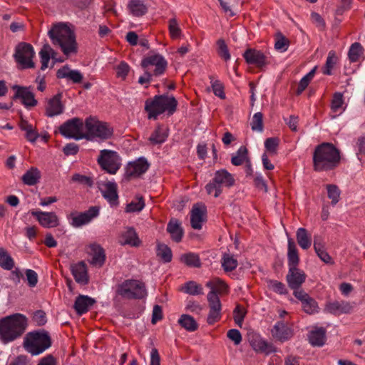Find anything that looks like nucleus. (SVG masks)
<instances>
[{"mask_svg":"<svg viewBox=\"0 0 365 365\" xmlns=\"http://www.w3.org/2000/svg\"><path fill=\"white\" fill-rule=\"evenodd\" d=\"M339 150L331 143H322L317 145L313 153V167L317 172L336 168L340 163Z\"/></svg>","mask_w":365,"mask_h":365,"instance_id":"1","label":"nucleus"},{"mask_svg":"<svg viewBox=\"0 0 365 365\" xmlns=\"http://www.w3.org/2000/svg\"><path fill=\"white\" fill-rule=\"evenodd\" d=\"M52 43L60 47L66 56L77 53V43L73 30L66 24H55L48 33Z\"/></svg>","mask_w":365,"mask_h":365,"instance_id":"2","label":"nucleus"},{"mask_svg":"<svg viewBox=\"0 0 365 365\" xmlns=\"http://www.w3.org/2000/svg\"><path fill=\"white\" fill-rule=\"evenodd\" d=\"M27 319L21 314H14L0 320V341L8 344L19 338L25 331Z\"/></svg>","mask_w":365,"mask_h":365,"instance_id":"3","label":"nucleus"},{"mask_svg":"<svg viewBox=\"0 0 365 365\" xmlns=\"http://www.w3.org/2000/svg\"><path fill=\"white\" fill-rule=\"evenodd\" d=\"M178 101L173 96L168 95H158L153 98L148 99L145 103V110L148 113L149 119H157L158 116L164 112L169 115L176 110Z\"/></svg>","mask_w":365,"mask_h":365,"instance_id":"4","label":"nucleus"},{"mask_svg":"<svg viewBox=\"0 0 365 365\" xmlns=\"http://www.w3.org/2000/svg\"><path fill=\"white\" fill-rule=\"evenodd\" d=\"M24 349L31 355H38L51 346V339L45 331H31L26 334L23 343Z\"/></svg>","mask_w":365,"mask_h":365,"instance_id":"5","label":"nucleus"},{"mask_svg":"<svg viewBox=\"0 0 365 365\" xmlns=\"http://www.w3.org/2000/svg\"><path fill=\"white\" fill-rule=\"evenodd\" d=\"M235 184L233 176L225 169L215 173L212 180L206 185L205 190L208 195H213L218 197L222 192L223 187H230Z\"/></svg>","mask_w":365,"mask_h":365,"instance_id":"6","label":"nucleus"},{"mask_svg":"<svg viewBox=\"0 0 365 365\" xmlns=\"http://www.w3.org/2000/svg\"><path fill=\"white\" fill-rule=\"evenodd\" d=\"M115 292L123 298L142 299L147 295V292L144 283L138 280L128 279L119 284Z\"/></svg>","mask_w":365,"mask_h":365,"instance_id":"7","label":"nucleus"},{"mask_svg":"<svg viewBox=\"0 0 365 365\" xmlns=\"http://www.w3.org/2000/svg\"><path fill=\"white\" fill-rule=\"evenodd\" d=\"M87 132L86 133L87 140L98 138L105 140L110 138L113 135L112 128L107 123L101 122L93 118H88L85 123Z\"/></svg>","mask_w":365,"mask_h":365,"instance_id":"8","label":"nucleus"},{"mask_svg":"<svg viewBox=\"0 0 365 365\" xmlns=\"http://www.w3.org/2000/svg\"><path fill=\"white\" fill-rule=\"evenodd\" d=\"M97 161L103 170L111 175H115L121 165L118 153L110 150H101Z\"/></svg>","mask_w":365,"mask_h":365,"instance_id":"9","label":"nucleus"},{"mask_svg":"<svg viewBox=\"0 0 365 365\" xmlns=\"http://www.w3.org/2000/svg\"><path fill=\"white\" fill-rule=\"evenodd\" d=\"M83 128L82 120L73 118L63 123L58 130L60 133L66 138L81 140L87 137L86 133L83 131Z\"/></svg>","mask_w":365,"mask_h":365,"instance_id":"10","label":"nucleus"},{"mask_svg":"<svg viewBox=\"0 0 365 365\" xmlns=\"http://www.w3.org/2000/svg\"><path fill=\"white\" fill-rule=\"evenodd\" d=\"M34 55L33 46L29 43L21 42L16 46L14 56L22 68H29L34 67L33 61Z\"/></svg>","mask_w":365,"mask_h":365,"instance_id":"11","label":"nucleus"},{"mask_svg":"<svg viewBox=\"0 0 365 365\" xmlns=\"http://www.w3.org/2000/svg\"><path fill=\"white\" fill-rule=\"evenodd\" d=\"M11 88L14 91L13 100H20L24 107L28 109L37 106L38 101L35 98L31 86L14 85Z\"/></svg>","mask_w":365,"mask_h":365,"instance_id":"12","label":"nucleus"},{"mask_svg":"<svg viewBox=\"0 0 365 365\" xmlns=\"http://www.w3.org/2000/svg\"><path fill=\"white\" fill-rule=\"evenodd\" d=\"M141 66L148 71H150V66H154L155 68L152 73L154 76L157 77L165 73L168 66V62L165 58L159 53H150L142 60Z\"/></svg>","mask_w":365,"mask_h":365,"instance_id":"13","label":"nucleus"},{"mask_svg":"<svg viewBox=\"0 0 365 365\" xmlns=\"http://www.w3.org/2000/svg\"><path fill=\"white\" fill-rule=\"evenodd\" d=\"M207 301L209 304V314L207 318V322L209 324H213L221 318L222 304L218 295L214 293H208Z\"/></svg>","mask_w":365,"mask_h":365,"instance_id":"14","label":"nucleus"},{"mask_svg":"<svg viewBox=\"0 0 365 365\" xmlns=\"http://www.w3.org/2000/svg\"><path fill=\"white\" fill-rule=\"evenodd\" d=\"M99 214L98 207H91L88 210L83 212L71 215V225L74 227H80L84 225L89 223L93 218L96 217Z\"/></svg>","mask_w":365,"mask_h":365,"instance_id":"15","label":"nucleus"},{"mask_svg":"<svg viewBox=\"0 0 365 365\" xmlns=\"http://www.w3.org/2000/svg\"><path fill=\"white\" fill-rule=\"evenodd\" d=\"M354 307V303L346 301H333L326 304L324 312L334 315L351 313Z\"/></svg>","mask_w":365,"mask_h":365,"instance_id":"16","label":"nucleus"},{"mask_svg":"<svg viewBox=\"0 0 365 365\" xmlns=\"http://www.w3.org/2000/svg\"><path fill=\"white\" fill-rule=\"evenodd\" d=\"M31 214L36 218L39 224L46 228L57 227L59 224L58 216L53 212L31 210Z\"/></svg>","mask_w":365,"mask_h":365,"instance_id":"17","label":"nucleus"},{"mask_svg":"<svg viewBox=\"0 0 365 365\" xmlns=\"http://www.w3.org/2000/svg\"><path fill=\"white\" fill-rule=\"evenodd\" d=\"M98 187L102 195L110 205L118 203V195L117 193V185L113 182H98Z\"/></svg>","mask_w":365,"mask_h":365,"instance_id":"18","label":"nucleus"},{"mask_svg":"<svg viewBox=\"0 0 365 365\" xmlns=\"http://www.w3.org/2000/svg\"><path fill=\"white\" fill-rule=\"evenodd\" d=\"M149 168L148 161L143 158L129 163L126 168V176L129 178H138L145 173Z\"/></svg>","mask_w":365,"mask_h":365,"instance_id":"19","label":"nucleus"},{"mask_svg":"<svg viewBox=\"0 0 365 365\" xmlns=\"http://www.w3.org/2000/svg\"><path fill=\"white\" fill-rule=\"evenodd\" d=\"M62 95L58 93L50 98L46 105V115L48 117H53L63 113L64 106L61 103Z\"/></svg>","mask_w":365,"mask_h":365,"instance_id":"20","label":"nucleus"},{"mask_svg":"<svg viewBox=\"0 0 365 365\" xmlns=\"http://www.w3.org/2000/svg\"><path fill=\"white\" fill-rule=\"evenodd\" d=\"M305 279L306 274L303 271L294 267L289 269V272L287 275V281L291 289H299L305 281Z\"/></svg>","mask_w":365,"mask_h":365,"instance_id":"21","label":"nucleus"},{"mask_svg":"<svg viewBox=\"0 0 365 365\" xmlns=\"http://www.w3.org/2000/svg\"><path fill=\"white\" fill-rule=\"evenodd\" d=\"M88 249V252L91 257V264L97 267H102L106 260V254L103 247L97 244H91Z\"/></svg>","mask_w":365,"mask_h":365,"instance_id":"22","label":"nucleus"},{"mask_svg":"<svg viewBox=\"0 0 365 365\" xmlns=\"http://www.w3.org/2000/svg\"><path fill=\"white\" fill-rule=\"evenodd\" d=\"M274 338L283 342L291 339L293 336L292 329L282 322L276 323L272 329Z\"/></svg>","mask_w":365,"mask_h":365,"instance_id":"23","label":"nucleus"},{"mask_svg":"<svg viewBox=\"0 0 365 365\" xmlns=\"http://www.w3.org/2000/svg\"><path fill=\"white\" fill-rule=\"evenodd\" d=\"M251 346L257 352L269 354L276 351L272 344L267 342L259 336H253L250 341Z\"/></svg>","mask_w":365,"mask_h":365,"instance_id":"24","label":"nucleus"},{"mask_svg":"<svg viewBox=\"0 0 365 365\" xmlns=\"http://www.w3.org/2000/svg\"><path fill=\"white\" fill-rule=\"evenodd\" d=\"M72 274L76 282L86 284L88 282L87 267L84 262L81 261L71 267Z\"/></svg>","mask_w":365,"mask_h":365,"instance_id":"25","label":"nucleus"},{"mask_svg":"<svg viewBox=\"0 0 365 365\" xmlns=\"http://www.w3.org/2000/svg\"><path fill=\"white\" fill-rule=\"evenodd\" d=\"M58 78H66L73 83H79L83 80L82 73L78 70H72L68 66H64L57 71Z\"/></svg>","mask_w":365,"mask_h":365,"instance_id":"26","label":"nucleus"},{"mask_svg":"<svg viewBox=\"0 0 365 365\" xmlns=\"http://www.w3.org/2000/svg\"><path fill=\"white\" fill-rule=\"evenodd\" d=\"M243 56L247 63L250 64H255L258 67H262L266 64V57L260 51L247 49Z\"/></svg>","mask_w":365,"mask_h":365,"instance_id":"27","label":"nucleus"},{"mask_svg":"<svg viewBox=\"0 0 365 365\" xmlns=\"http://www.w3.org/2000/svg\"><path fill=\"white\" fill-rule=\"evenodd\" d=\"M205 207L204 206H193L191 211L190 223L193 229L200 230L205 220Z\"/></svg>","mask_w":365,"mask_h":365,"instance_id":"28","label":"nucleus"},{"mask_svg":"<svg viewBox=\"0 0 365 365\" xmlns=\"http://www.w3.org/2000/svg\"><path fill=\"white\" fill-rule=\"evenodd\" d=\"M167 231L173 241L176 242L181 241L184 232L178 220L171 219L167 225Z\"/></svg>","mask_w":365,"mask_h":365,"instance_id":"29","label":"nucleus"},{"mask_svg":"<svg viewBox=\"0 0 365 365\" xmlns=\"http://www.w3.org/2000/svg\"><path fill=\"white\" fill-rule=\"evenodd\" d=\"M95 303V300L91 297L85 295L78 296L74 304V309L76 312L81 315L89 309V308L93 306Z\"/></svg>","mask_w":365,"mask_h":365,"instance_id":"30","label":"nucleus"},{"mask_svg":"<svg viewBox=\"0 0 365 365\" xmlns=\"http://www.w3.org/2000/svg\"><path fill=\"white\" fill-rule=\"evenodd\" d=\"M127 9L133 16L140 17L148 11V7L142 0H129Z\"/></svg>","mask_w":365,"mask_h":365,"instance_id":"31","label":"nucleus"},{"mask_svg":"<svg viewBox=\"0 0 365 365\" xmlns=\"http://www.w3.org/2000/svg\"><path fill=\"white\" fill-rule=\"evenodd\" d=\"M206 287L210 289L209 293H214V294H227L229 291L227 284L221 279L215 277L207 282Z\"/></svg>","mask_w":365,"mask_h":365,"instance_id":"32","label":"nucleus"},{"mask_svg":"<svg viewBox=\"0 0 365 365\" xmlns=\"http://www.w3.org/2000/svg\"><path fill=\"white\" fill-rule=\"evenodd\" d=\"M168 136V130L163 125H158L152 133L148 140L152 145L163 143Z\"/></svg>","mask_w":365,"mask_h":365,"instance_id":"33","label":"nucleus"},{"mask_svg":"<svg viewBox=\"0 0 365 365\" xmlns=\"http://www.w3.org/2000/svg\"><path fill=\"white\" fill-rule=\"evenodd\" d=\"M296 238L298 245L303 250H308L312 245V235L304 227H299L296 232Z\"/></svg>","mask_w":365,"mask_h":365,"instance_id":"34","label":"nucleus"},{"mask_svg":"<svg viewBox=\"0 0 365 365\" xmlns=\"http://www.w3.org/2000/svg\"><path fill=\"white\" fill-rule=\"evenodd\" d=\"M120 243L121 245H130L131 246L137 247L140 244V240L138 237L135 230L132 228H128L124 232L122 233Z\"/></svg>","mask_w":365,"mask_h":365,"instance_id":"35","label":"nucleus"},{"mask_svg":"<svg viewBox=\"0 0 365 365\" xmlns=\"http://www.w3.org/2000/svg\"><path fill=\"white\" fill-rule=\"evenodd\" d=\"M41 177L40 170L37 168L32 167L23 175L21 180L25 185L32 186L39 182Z\"/></svg>","mask_w":365,"mask_h":365,"instance_id":"36","label":"nucleus"},{"mask_svg":"<svg viewBox=\"0 0 365 365\" xmlns=\"http://www.w3.org/2000/svg\"><path fill=\"white\" fill-rule=\"evenodd\" d=\"M326 331L324 328H316L309 334V341L312 346H322L325 342Z\"/></svg>","mask_w":365,"mask_h":365,"instance_id":"37","label":"nucleus"},{"mask_svg":"<svg viewBox=\"0 0 365 365\" xmlns=\"http://www.w3.org/2000/svg\"><path fill=\"white\" fill-rule=\"evenodd\" d=\"M288 252H287V257H288V264L289 267L292 268V267H297L299 262V258L298 255V250L297 246L292 238L288 239Z\"/></svg>","mask_w":365,"mask_h":365,"instance_id":"38","label":"nucleus"},{"mask_svg":"<svg viewBox=\"0 0 365 365\" xmlns=\"http://www.w3.org/2000/svg\"><path fill=\"white\" fill-rule=\"evenodd\" d=\"M249 159L247 149L245 146H241L238 150L233 154L231 158V163L235 166H239L245 163Z\"/></svg>","mask_w":365,"mask_h":365,"instance_id":"39","label":"nucleus"},{"mask_svg":"<svg viewBox=\"0 0 365 365\" xmlns=\"http://www.w3.org/2000/svg\"><path fill=\"white\" fill-rule=\"evenodd\" d=\"M178 323L182 327L188 331H194L198 328V324L195 319L188 314L181 315L178 320Z\"/></svg>","mask_w":365,"mask_h":365,"instance_id":"40","label":"nucleus"},{"mask_svg":"<svg viewBox=\"0 0 365 365\" xmlns=\"http://www.w3.org/2000/svg\"><path fill=\"white\" fill-rule=\"evenodd\" d=\"M14 266L12 257L9 255L7 251L3 248H0V267L6 270H11Z\"/></svg>","mask_w":365,"mask_h":365,"instance_id":"41","label":"nucleus"},{"mask_svg":"<svg viewBox=\"0 0 365 365\" xmlns=\"http://www.w3.org/2000/svg\"><path fill=\"white\" fill-rule=\"evenodd\" d=\"M180 260L186 265L193 267H200L201 262L197 254L189 252L181 255Z\"/></svg>","mask_w":365,"mask_h":365,"instance_id":"42","label":"nucleus"},{"mask_svg":"<svg viewBox=\"0 0 365 365\" xmlns=\"http://www.w3.org/2000/svg\"><path fill=\"white\" fill-rule=\"evenodd\" d=\"M168 31L173 39L180 38L182 36V29L175 18H172L169 20Z\"/></svg>","mask_w":365,"mask_h":365,"instance_id":"43","label":"nucleus"},{"mask_svg":"<svg viewBox=\"0 0 365 365\" xmlns=\"http://www.w3.org/2000/svg\"><path fill=\"white\" fill-rule=\"evenodd\" d=\"M237 260L228 253H225L222 259V266L225 272L234 270L237 267Z\"/></svg>","mask_w":365,"mask_h":365,"instance_id":"44","label":"nucleus"},{"mask_svg":"<svg viewBox=\"0 0 365 365\" xmlns=\"http://www.w3.org/2000/svg\"><path fill=\"white\" fill-rule=\"evenodd\" d=\"M289 45V40L281 32H277L275 35V49L280 52H284L288 49Z\"/></svg>","mask_w":365,"mask_h":365,"instance_id":"45","label":"nucleus"},{"mask_svg":"<svg viewBox=\"0 0 365 365\" xmlns=\"http://www.w3.org/2000/svg\"><path fill=\"white\" fill-rule=\"evenodd\" d=\"M183 290L185 293L190 295H199L203 294V289L202 286L194 281L187 282L183 287Z\"/></svg>","mask_w":365,"mask_h":365,"instance_id":"46","label":"nucleus"},{"mask_svg":"<svg viewBox=\"0 0 365 365\" xmlns=\"http://www.w3.org/2000/svg\"><path fill=\"white\" fill-rule=\"evenodd\" d=\"M317 67H314L312 70H311L306 76H304L299 81L297 93L298 95L301 94L308 86L309 82L313 78L314 73L316 72Z\"/></svg>","mask_w":365,"mask_h":365,"instance_id":"47","label":"nucleus"},{"mask_svg":"<svg viewBox=\"0 0 365 365\" xmlns=\"http://www.w3.org/2000/svg\"><path fill=\"white\" fill-rule=\"evenodd\" d=\"M145 207V202L142 197H137L134 200L127 205V212H140Z\"/></svg>","mask_w":365,"mask_h":365,"instance_id":"48","label":"nucleus"},{"mask_svg":"<svg viewBox=\"0 0 365 365\" xmlns=\"http://www.w3.org/2000/svg\"><path fill=\"white\" fill-rule=\"evenodd\" d=\"M337 62V57L334 51H331L329 52L327 61L323 68V73L325 75H330L331 70L334 68Z\"/></svg>","mask_w":365,"mask_h":365,"instance_id":"49","label":"nucleus"},{"mask_svg":"<svg viewBox=\"0 0 365 365\" xmlns=\"http://www.w3.org/2000/svg\"><path fill=\"white\" fill-rule=\"evenodd\" d=\"M157 255L165 262H169L172 259L171 250L165 245L160 244L158 245Z\"/></svg>","mask_w":365,"mask_h":365,"instance_id":"50","label":"nucleus"},{"mask_svg":"<svg viewBox=\"0 0 365 365\" xmlns=\"http://www.w3.org/2000/svg\"><path fill=\"white\" fill-rule=\"evenodd\" d=\"M52 51V48L49 45L43 46V48L39 52V56L41 58V69L45 70L48 67V64L50 60V52Z\"/></svg>","mask_w":365,"mask_h":365,"instance_id":"51","label":"nucleus"},{"mask_svg":"<svg viewBox=\"0 0 365 365\" xmlns=\"http://www.w3.org/2000/svg\"><path fill=\"white\" fill-rule=\"evenodd\" d=\"M328 197L331 200V204L336 205L340 197V190L339 187L335 185H327Z\"/></svg>","mask_w":365,"mask_h":365,"instance_id":"52","label":"nucleus"},{"mask_svg":"<svg viewBox=\"0 0 365 365\" xmlns=\"http://www.w3.org/2000/svg\"><path fill=\"white\" fill-rule=\"evenodd\" d=\"M303 310L309 314L318 312V305L317 302L312 297H309L306 301L302 304Z\"/></svg>","mask_w":365,"mask_h":365,"instance_id":"53","label":"nucleus"},{"mask_svg":"<svg viewBox=\"0 0 365 365\" xmlns=\"http://www.w3.org/2000/svg\"><path fill=\"white\" fill-rule=\"evenodd\" d=\"M362 53V47L359 43H353L349 51V58L351 61L356 62Z\"/></svg>","mask_w":365,"mask_h":365,"instance_id":"54","label":"nucleus"},{"mask_svg":"<svg viewBox=\"0 0 365 365\" xmlns=\"http://www.w3.org/2000/svg\"><path fill=\"white\" fill-rule=\"evenodd\" d=\"M262 113L260 112L256 113L251 122V128L254 131L262 132L263 130V120Z\"/></svg>","mask_w":365,"mask_h":365,"instance_id":"55","label":"nucleus"},{"mask_svg":"<svg viewBox=\"0 0 365 365\" xmlns=\"http://www.w3.org/2000/svg\"><path fill=\"white\" fill-rule=\"evenodd\" d=\"M217 53L219 56L225 61L230 59V54L228 48L223 39H219L217 41Z\"/></svg>","mask_w":365,"mask_h":365,"instance_id":"56","label":"nucleus"},{"mask_svg":"<svg viewBox=\"0 0 365 365\" xmlns=\"http://www.w3.org/2000/svg\"><path fill=\"white\" fill-rule=\"evenodd\" d=\"M245 314V309L240 305H237L233 312V317L235 323L240 327H242Z\"/></svg>","mask_w":365,"mask_h":365,"instance_id":"57","label":"nucleus"},{"mask_svg":"<svg viewBox=\"0 0 365 365\" xmlns=\"http://www.w3.org/2000/svg\"><path fill=\"white\" fill-rule=\"evenodd\" d=\"M211 83L215 95L220 97L221 99H224L225 98V95L222 84L219 81L213 80L212 78H211Z\"/></svg>","mask_w":365,"mask_h":365,"instance_id":"58","label":"nucleus"},{"mask_svg":"<svg viewBox=\"0 0 365 365\" xmlns=\"http://www.w3.org/2000/svg\"><path fill=\"white\" fill-rule=\"evenodd\" d=\"M344 103L343 96L341 93H336L334 95L331 101V109L334 112H337L342 107Z\"/></svg>","mask_w":365,"mask_h":365,"instance_id":"59","label":"nucleus"},{"mask_svg":"<svg viewBox=\"0 0 365 365\" xmlns=\"http://www.w3.org/2000/svg\"><path fill=\"white\" fill-rule=\"evenodd\" d=\"M279 145V140L276 138H269L264 142L266 150L270 153H276Z\"/></svg>","mask_w":365,"mask_h":365,"instance_id":"60","label":"nucleus"},{"mask_svg":"<svg viewBox=\"0 0 365 365\" xmlns=\"http://www.w3.org/2000/svg\"><path fill=\"white\" fill-rule=\"evenodd\" d=\"M130 70L128 64L121 62L116 68V75L118 77L125 79Z\"/></svg>","mask_w":365,"mask_h":365,"instance_id":"61","label":"nucleus"},{"mask_svg":"<svg viewBox=\"0 0 365 365\" xmlns=\"http://www.w3.org/2000/svg\"><path fill=\"white\" fill-rule=\"evenodd\" d=\"M227 337L234 341L235 345H238L242 341V335L239 330L232 329L227 331Z\"/></svg>","mask_w":365,"mask_h":365,"instance_id":"62","label":"nucleus"},{"mask_svg":"<svg viewBox=\"0 0 365 365\" xmlns=\"http://www.w3.org/2000/svg\"><path fill=\"white\" fill-rule=\"evenodd\" d=\"M26 277L28 281V284L31 287H34L38 282V274L32 269H26Z\"/></svg>","mask_w":365,"mask_h":365,"instance_id":"63","label":"nucleus"},{"mask_svg":"<svg viewBox=\"0 0 365 365\" xmlns=\"http://www.w3.org/2000/svg\"><path fill=\"white\" fill-rule=\"evenodd\" d=\"M34 321L38 325L42 326L46 323V314L42 310L36 311L33 316Z\"/></svg>","mask_w":365,"mask_h":365,"instance_id":"64","label":"nucleus"}]
</instances>
